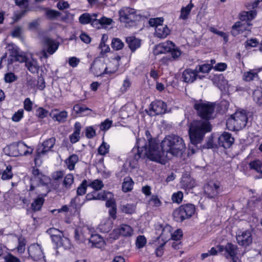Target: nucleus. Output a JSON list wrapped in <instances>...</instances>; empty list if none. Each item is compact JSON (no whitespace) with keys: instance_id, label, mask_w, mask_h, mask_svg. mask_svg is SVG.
I'll return each mask as SVG.
<instances>
[{"instance_id":"864d4df0","label":"nucleus","mask_w":262,"mask_h":262,"mask_svg":"<svg viewBox=\"0 0 262 262\" xmlns=\"http://www.w3.org/2000/svg\"><path fill=\"white\" fill-rule=\"evenodd\" d=\"M110 145L106 142H103L98 149V154L104 156L109 151Z\"/></svg>"},{"instance_id":"0eeeda50","label":"nucleus","mask_w":262,"mask_h":262,"mask_svg":"<svg viewBox=\"0 0 262 262\" xmlns=\"http://www.w3.org/2000/svg\"><path fill=\"white\" fill-rule=\"evenodd\" d=\"M236 239L239 246L246 248L252 243V232L249 230H238L236 233Z\"/></svg>"},{"instance_id":"603ef678","label":"nucleus","mask_w":262,"mask_h":262,"mask_svg":"<svg viewBox=\"0 0 262 262\" xmlns=\"http://www.w3.org/2000/svg\"><path fill=\"white\" fill-rule=\"evenodd\" d=\"M112 197V193L108 191H103L98 193L96 191L95 194L96 200H105L106 199H111Z\"/></svg>"},{"instance_id":"a211bd4d","label":"nucleus","mask_w":262,"mask_h":262,"mask_svg":"<svg viewBox=\"0 0 262 262\" xmlns=\"http://www.w3.org/2000/svg\"><path fill=\"white\" fill-rule=\"evenodd\" d=\"M234 139L228 133H223L219 138V144L225 148H229L233 143Z\"/></svg>"},{"instance_id":"9b49d317","label":"nucleus","mask_w":262,"mask_h":262,"mask_svg":"<svg viewBox=\"0 0 262 262\" xmlns=\"http://www.w3.org/2000/svg\"><path fill=\"white\" fill-rule=\"evenodd\" d=\"M32 174L33 176L30 179V191L33 190L37 186L45 185L47 181V177L40 173L38 169H35L34 167L32 169Z\"/></svg>"},{"instance_id":"c03bdc74","label":"nucleus","mask_w":262,"mask_h":262,"mask_svg":"<svg viewBox=\"0 0 262 262\" xmlns=\"http://www.w3.org/2000/svg\"><path fill=\"white\" fill-rule=\"evenodd\" d=\"M254 100L259 105H262V88H257L253 92Z\"/></svg>"},{"instance_id":"58836bf2","label":"nucleus","mask_w":262,"mask_h":262,"mask_svg":"<svg viewBox=\"0 0 262 262\" xmlns=\"http://www.w3.org/2000/svg\"><path fill=\"white\" fill-rule=\"evenodd\" d=\"M121 57L119 56H117L112 60V63L114 65L113 69H111L110 66L105 68L104 73H114L117 71L119 64V61L120 60Z\"/></svg>"},{"instance_id":"c756f323","label":"nucleus","mask_w":262,"mask_h":262,"mask_svg":"<svg viewBox=\"0 0 262 262\" xmlns=\"http://www.w3.org/2000/svg\"><path fill=\"white\" fill-rule=\"evenodd\" d=\"M256 11L255 10H250L248 11H243L239 15V19L242 22H247V21L251 20L255 18L256 15Z\"/></svg>"},{"instance_id":"a18cd8bd","label":"nucleus","mask_w":262,"mask_h":262,"mask_svg":"<svg viewBox=\"0 0 262 262\" xmlns=\"http://www.w3.org/2000/svg\"><path fill=\"white\" fill-rule=\"evenodd\" d=\"M88 186L91 187L94 189V191L101 190L104 186L102 181L99 179H96L94 181H88Z\"/></svg>"},{"instance_id":"49530a36","label":"nucleus","mask_w":262,"mask_h":262,"mask_svg":"<svg viewBox=\"0 0 262 262\" xmlns=\"http://www.w3.org/2000/svg\"><path fill=\"white\" fill-rule=\"evenodd\" d=\"M181 184L183 188L189 190L195 186V183L194 180L192 179L185 178L182 180Z\"/></svg>"},{"instance_id":"13d9d810","label":"nucleus","mask_w":262,"mask_h":262,"mask_svg":"<svg viewBox=\"0 0 262 262\" xmlns=\"http://www.w3.org/2000/svg\"><path fill=\"white\" fill-rule=\"evenodd\" d=\"M163 18L162 17H157L154 18H150L148 21L149 25L151 27L156 28L158 25H163Z\"/></svg>"},{"instance_id":"bb28decb","label":"nucleus","mask_w":262,"mask_h":262,"mask_svg":"<svg viewBox=\"0 0 262 262\" xmlns=\"http://www.w3.org/2000/svg\"><path fill=\"white\" fill-rule=\"evenodd\" d=\"M238 247L236 245H233L230 243L227 244L224 247V251L225 252V255L226 258H228L234 255H236Z\"/></svg>"},{"instance_id":"e2e57ef3","label":"nucleus","mask_w":262,"mask_h":262,"mask_svg":"<svg viewBox=\"0 0 262 262\" xmlns=\"http://www.w3.org/2000/svg\"><path fill=\"white\" fill-rule=\"evenodd\" d=\"M48 111L43 107L38 108L36 111V116L40 119L46 118L48 115Z\"/></svg>"},{"instance_id":"20e7f679","label":"nucleus","mask_w":262,"mask_h":262,"mask_svg":"<svg viewBox=\"0 0 262 262\" xmlns=\"http://www.w3.org/2000/svg\"><path fill=\"white\" fill-rule=\"evenodd\" d=\"M194 108L196 110L198 115L204 120L200 121H208L209 120L213 118L214 112V105L211 102H198L194 105Z\"/></svg>"},{"instance_id":"a19ab883","label":"nucleus","mask_w":262,"mask_h":262,"mask_svg":"<svg viewBox=\"0 0 262 262\" xmlns=\"http://www.w3.org/2000/svg\"><path fill=\"white\" fill-rule=\"evenodd\" d=\"M134 182L130 177H126L124 179L122 183V190L125 192H128L133 189Z\"/></svg>"},{"instance_id":"4d7b16f0","label":"nucleus","mask_w":262,"mask_h":262,"mask_svg":"<svg viewBox=\"0 0 262 262\" xmlns=\"http://www.w3.org/2000/svg\"><path fill=\"white\" fill-rule=\"evenodd\" d=\"M26 241L23 237L18 239V245L17 246V252L22 253L26 249Z\"/></svg>"},{"instance_id":"1a4fd4ad","label":"nucleus","mask_w":262,"mask_h":262,"mask_svg":"<svg viewBox=\"0 0 262 262\" xmlns=\"http://www.w3.org/2000/svg\"><path fill=\"white\" fill-rule=\"evenodd\" d=\"M119 13L121 21L125 23L135 21L139 17L137 14L136 10L129 7L122 8Z\"/></svg>"},{"instance_id":"052dcab7","label":"nucleus","mask_w":262,"mask_h":262,"mask_svg":"<svg viewBox=\"0 0 262 262\" xmlns=\"http://www.w3.org/2000/svg\"><path fill=\"white\" fill-rule=\"evenodd\" d=\"M74 181V177L72 174H68L64 178L63 184L66 188H69Z\"/></svg>"},{"instance_id":"6e6552de","label":"nucleus","mask_w":262,"mask_h":262,"mask_svg":"<svg viewBox=\"0 0 262 262\" xmlns=\"http://www.w3.org/2000/svg\"><path fill=\"white\" fill-rule=\"evenodd\" d=\"M94 232V229L88 225L78 227L75 230L74 238L78 243H83L88 239L92 233Z\"/></svg>"},{"instance_id":"2eb2a0df","label":"nucleus","mask_w":262,"mask_h":262,"mask_svg":"<svg viewBox=\"0 0 262 262\" xmlns=\"http://www.w3.org/2000/svg\"><path fill=\"white\" fill-rule=\"evenodd\" d=\"M251 24L248 22L237 21L232 27L231 34L235 36L245 31H250Z\"/></svg>"},{"instance_id":"dca6fc26","label":"nucleus","mask_w":262,"mask_h":262,"mask_svg":"<svg viewBox=\"0 0 262 262\" xmlns=\"http://www.w3.org/2000/svg\"><path fill=\"white\" fill-rule=\"evenodd\" d=\"M198 67H196L194 70L190 69L185 70L182 73L183 81L186 83H192L198 77ZM198 77L201 78L200 76Z\"/></svg>"},{"instance_id":"6ab92c4d","label":"nucleus","mask_w":262,"mask_h":262,"mask_svg":"<svg viewBox=\"0 0 262 262\" xmlns=\"http://www.w3.org/2000/svg\"><path fill=\"white\" fill-rule=\"evenodd\" d=\"M52 242L57 247H63L64 249L70 248L71 244L70 240L63 236L62 232L52 238Z\"/></svg>"},{"instance_id":"7ed1b4c3","label":"nucleus","mask_w":262,"mask_h":262,"mask_svg":"<svg viewBox=\"0 0 262 262\" xmlns=\"http://www.w3.org/2000/svg\"><path fill=\"white\" fill-rule=\"evenodd\" d=\"M248 119L245 110H237L227 120V127L230 130H241L246 126Z\"/></svg>"},{"instance_id":"393cba45","label":"nucleus","mask_w":262,"mask_h":262,"mask_svg":"<svg viewBox=\"0 0 262 262\" xmlns=\"http://www.w3.org/2000/svg\"><path fill=\"white\" fill-rule=\"evenodd\" d=\"M125 41L132 52H134L141 46V40L134 36L127 37Z\"/></svg>"},{"instance_id":"cd10ccee","label":"nucleus","mask_w":262,"mask_h":262,"mask_svg":"<svg viewBox=\"0 0 262 262\" xmlns=\"http://www.w3.org/2000/svg\"><path fill=\"white\" fill-rule=\"evenodd\" d=\"M44 42L47 46V52L50 54H53L58 48V43L49 38H45Z\"/></svg>"},{"instance_id":"39448f33","label":"nucleus","mask_w":262,"mask_h":262,"mask_svg":"<svg viewBox=\"0 0 262 262\" xmlns=\"http://www.w3.org/2000/svg\"><path fill=\"white\" fill-rule=\"evenodd\" d=\"M56 139L54 137L50 138L43 141L41 144L42 148H38L36 151L34 157L35 164L40 166L42 163V158L46 156L48 152L51 151L55 144Z\"/></svg>"},{"instance_id":"4be33fe9","label":"nucleus","mask_w":262,"mask_h":262,"mask_svg":"<svg viewBox=\"0 0 262 262\" xmlns=\"http://www.w3.org/2000/svg\"><path fill=\"white\" fill-rule=\"evenodd\" d=\"M88 239L92 243V246L99 248L103 246L104 242L100 235L92 233Z\"/></svg>"},{"instance_id":"ddd939ff","label":"nucleus","mask_w":262,"mask_h":262,"mask_svg":"<svg viewBox=\"0 0 262 262\" xmlns=\"http://www.w3.org/2000/svg\"><path fill=\"white\" fill-rule=\"evenodd\" d=\"M167 110L166 104L161 100L152 102L149 108V114L150 116L158 115L164 114Z\"/></svg>"},{"instance_id":"9d476101","label":"nucleus","mask_w":262,"mask_h":262,"mask_svg":"<svg viewBox=\"0 0 262 262\" xmlns=\"http://www.w3.org/2000/svg\"><path fill=\"white\" fill-rule=\"evenodd\" d=\"M204 192L208 198H215L222 192V188L219 182L210 181L205 186Z\"/></svg>"},{"instance_id":"3c124183","label":"nucleus","mask_w":262,"mask_h":262,"mask_svg":"<svg viewBox=\"0 0 262 262\" xmlns=\"http://www.w3.org/2000/svg\"><path fill=\"white\" fill-rule=\"evenodd\" d=\"M4 151L6 155L9 156H16V150L15 144H10L4 149Z\"/></svg>"},{"instance_id":"ea45409f","label":"nucleus","mask_w":262,"mask_h":262,"mask_svg":"<svg viewBox=\"0 0 262 262\" xmlns=\"http://www.w3.org/2000/svg\"><path fill=\"white\" fill-rule=\"evenodd\" d=\"M249 167L251 169L255 170L257 172L259 173L260 175V178H262V162L260 160H254L251 162L249 164Z\"/></svg>"},{"instance_id":"f257e3e1","label":"nucleus","mask_w":262,"mask_h":262,"mask_svg":"<svg viewBox=\"0 0 262 262\" xmlns=\"http://www.w3.org/2000/svg\"><path fill=\"white\" fill-rule=\"evenodd\" d=\"M149 133L146 132L147 140L144 138L137 139V148H134L133 153L135 161L147 157L149 160L165 164L172 156L182 155L185 149L183 140L176 135L166 136L161 142V151L159 150L158 144L155 139L148 137Z\"/></svg>"},{"instance_id":"b1692460","label":"nucleus","mask_w":262,"mask_h":262,"mask_svg":"<svg viewBox=\"0 0 262 262\" xmlns=\"http://www.w3.org/2000/svg\"><path fill=\"white\" fill-rule=\"evenodd\" d=\"M50 115L54 121L62 123L66 121L68 117V113L65 111L59 112L57 110H55L52 112Z\"/></svg>"},{"instance_id":"a878e982","label":"nucleus","mask_w":262,"mask_h":262,"mask_svg":"<svg viewBox=\"0 0 262 262\" xmlns=\"http://www.w3.org/2000/svg\"><path fill=\"white\" fill-rule=\"evenodd\" d=\"M25 66L28 70L33 74L37 73L40 68L37 61L33 58L28 59Z\"/></svg>"},{"instance_id":"79ce46f5","label":"nucleus","mask_w":262,"mask_h":262,"mask_svg":"<svg viewBox=\"0 0 262 262\" xmlns=\"http://www.w3.org/2000/svg\"><path fill=\"white\" fill-rule=\"evenodd\" d=\"M258 74L254 70H250L249 71L246 72L243 75V80L246 81H251L254 80L255 78H258Z\"/></svg>"},{"instance_id":"5fc2aeb1","label":"nucleus","mask_w":262,"mask_h":262,"mask_svg":"<svg viewBox=\"0 0 262 262\" xmlns=\"http://www.w3.org/2000/svg\"><path fill=\"white\" fill-rule=\"evenodd\" d=\"M12 167L11 166H8L2 174V179L5 180L11 179L12 177V173L11 171Z\"/></svg>"},{"instance_id":"f3484780","label":"nucleus","mask_w":262,"mask_h":262,"mask_svg":"<svg viewBox=\"0 0 262 262\" xmlns=\"http://www.w3.org/2000/svg\"><path fill=\"white\" fill-rule=\"evenodd\" d=\"M29 255L35 260L40 259L43 257L42 250L38 244H33L28 249Z\"/></svg>"},{"instance_id":"6e6d98bb","label":"nucleus","mask_w":262,"mask_h":262,"mask_svg":"<svg viewBox=\"0 0 262 262\" xmlns=\"http://www.w3.org/2000/svg\"><path fill=\"white\" fill-rule=\"evenodd\" d=\"M183 198V193L182 191H179L174 193L171 197L172 201L174 203L180 204Z\"/></svg>"},{"instance_id":"5701e85b","label":"nucleus","mask_w":262,"mask_h":262,"mask_svg":"<svg viewBox=\"0 0 262 262\" xmlns=\"http://www.w3.org/2000/svg\"><path fill=\"white\" fill-rule=\"evenodd\" d=\"M17 7L20 12L17 13V20L21 18L29 11L28 0H17Z\"/></svg>"},{"instance_id":"e433bc0d","label":"nucleus","mask_w":262,"mask_h":262,"mask_svg":"<svg viewBox=\"0 0 262 262\" xmlns=\"http://www.w3.org/2000/svg\"><path fill=\"white\" fill-rule=\"evenodd\" d=\"M78 161V156L76 155L73 154L65 160V163L67 164L68 168L70 170H72L74 169L75 165Z\"/></svg>"},{"instance_id":"f704fd0d","label":"nucleus","mask_w":262,"mask_h":262,"mask_svg":"<svg viewBox=\"0 0 262 262\" xmlns=\"http://www.w3.org/2000/svg\"><path fill=\"white\" fill-rule=\"evenodd\" d=\"M98 15V13H93L91 14L88 13H85L80 16L79 17V21L83 25L88 24L91 23L93 17H97Z\"/></svg>"},{"instance_id":"423d86ee","label":"nucleus","mask_w":262,"mask_h":262,"mask_svg":"<svg viewBox=\"0 0 262 262\" xmlns=\"http://www.w3.org/2000/svg\"><path fill=\"white\" fill-rule=\"evenodd\" d=\"M195 210V207L192 204L181 205L173 211V216L177 222H182L194 214Z\"/></svg>"},{"instance_id":"412c9836","label":"nucleus","mask_w":262,"mask_h":262,"mask_svg":"<svg viewBox=\"0 0 262 262\" xmlns=\"http://www.w3.org/2000/svg\"><path fill=\"white\" fill-rule=\"evenodd\" d=\"M170 30L166 25H158L156 27L155 36L159 38H164L169 34Z\"/></svg>"},{"instance_id":"f8f14e48","label":"nucleus","mask_w":262,"mask_h":262,"mask_svg":"<svg viewBox=\"0 0 262 262\" xmlns=\"http://www.w3.org/2000/svg\"><path fill=\"white\" fill-rule=\"evenodd\" d=\"M133 233V230L130 226L122 224L119 227L114 229L113 232L110 234L109 238L115 240L117 239L120 235L128 236L132 235Z\"/></svg>"},{"instance_id":"f03ea898","label":"nucleus","mask_w":262,"mask_h":262,"mask_svg":"<svg viewBox=\"0 0 262 262\" xmlns=\"http://www.w3.org/2000/svg\"><path fill=\"white\" fill-rule=\"evenodd\" d=\"M211 130V124L207 121H193L190 123L189 135L191 144L188 148L192 154L195 153L197 149L196 145L202 142L205 134Z\"/></svg>"},{"instance_id":"69168bd1","label":"nucleus","mask_w":262,"mask_h":262,"mask_svg":"<svg viewBox=\"0 0 262 262\" xmlns=\"http://www.w3.org/2000/svg\"><path fill=\"white\" fill-rule=\"evenodd\" d=\"M99 48L100 49V54L103 55L105 53L109 52L110 48L109 46L105 44L104 41H101Z\"/></svg>"},{"instance_id":"bf43d9fd","label":"nucleus","mask_w":262,"mask_h":262,"mask_svg":"<svg viewBox=\"0 0 262 262\" xmlns=\"http://www.w3.org/2000/svg\"><path fill=\"white\" fill-rule=\"evenodd\" d=\"M146 243V239L143 235H139L137 237L136 245L138 248H143Z\"/></svg>"},{"instance_id":"338daca9","label":"nucleus","mask_w":262,"mask_h":262,"mask_svg":"<svg viewBox=\"0 0 262 262\" xmlns=\"http://www.w3.org/2000/svg\"><path fill=\"white\" fill-rule=\"evenodd\" d=\"M33 105V103L30 100V98H27L25 99L24 101V107L26 111L31 112L32 110Z\"/></svg>"},{"instance_id":"37998d69","label":"nucleus","mask_w":262,"mask_h":262,"mask_svg":"<svg viewBox=\"0 0 262 262\" xmlns=\"http://www.w3.org/2000/svg\"><path fill=\"white\" fill-rule=\"evenodd\" d=\"M193 6V4L191 3V2H190V3L187 6L182 7L181 10L180 18L184 20L187 19Z\"/></svg>"},{"instance_id":"c85d7f7f","label":"nucleus","mask_w":262,"mask_h":262,"mask_svg":"<svg viewBox=\"0 0 262 262\" xmlns=\"http://www.w3.org/2000/svg\"><path fill=\"white\" fill-rule=\"evenodd\" d=\"M33 149L30 147H28L23 143L19 142L17 143V156H27L32 153Z\"/></svg>"},{"instance_id":"09e8293b","label":"nucleus","mask_w":262,"mask_h":262,"mask_svg":"<svg viewBox=\"0 0 262 262\" xmlns=\"http://www.w3.org/2000/svg\"><path fill=\"white\" fill-rule=\"evenodd\" d=\"M124 46V43L120 39L118 38H113L112 40L111 46L114 50H120L123 48Z\"/></svg>"},{"instance_id":"0e129e2a","label":"nucleus","mask_w":262,"mask_h":262,"mask_svg":"<svg viewBox=\"0 0 262 262\" xmlns=\"http://www.w3.org/2000/svg\"><path fill=\"white\" fill-rule=\"evenodd\" d=\"M212 66L210 64H204L199 66L198 69V73L201 72L203 73H208L212 69Z\"/></svg>"},{"instance_id":"4c0bfd02","label":"nucleus","mask_w":262,"mask_h":262,"mask_svg":"<svg viewBox=\"0 0 262 262\" xmlns=\"http://www.w3.org/2000/svg\"><path fill=\"white\" fill-rule=\"evenodd\" d=\"M136 206L135 204H126L121 205L120 209L123 213L132 214L135 212Z\"/></svg>"},{"instance_id":"4468645a","label":"nucleus","mask_w":262,"mask_h":262,"mask_svg":"<svg viewBox=\"0 0 262 262\" xmlns=\"http://www.w3.org/2000/svg\"><path fill=\"white\" fill-rule=\"evenodd\" d=\"M88 186V181L86 180H83L81 184L79 186V187L77 188V195L74 198H73L70 204L71 205L75 208H77V207H80L82 204H79L78 201L79 200V195H84L86 190V188Z\"/></svg>"},{"instance_id":"72a5a7b5","label":"nucleus","mask_w":262,"mask_h":262,"mask_svg":"<svg viewBox=\"0 0 262 262\" xmlns=\"http://www.w3.org/2000/svg\"><path fill=\"white\" fill-rule=\"evenodd\" d=\"M171 227L169 225H166L162 229V233H161L159 238H161L164 242H167L171 238Z\"/></svg>"},{"instance_id":"de8ad7c7","label":"nucleus","mask_w":262,"mask_h":262,"mask_svg":"<svg viewBox=\"0 0 262 262\" xmlns=\"http://www.w3.org/2000/svg\"><path fill=\"white\" fill-rule=\"evenodd\" d=\"M44 202V199L42 197H38L35 199L31 204L32 209L33 211L39 210Z\"/></svg>"},{"instance_id":"aec40b11","label":"nucleus","mask_w":262,"mask_h":262,"mask_svg":"<svg viewBox=\"0 0 262 262\" xmlns=\"http://www.w3.org/2000/svg\"><path fill=\"white\" fill-rule=\"evenodd\" d=\"M173 47H174V44L171 41H167L158 45L156 48L154 53L159 54L170 52L172 49H173Z\"/></svg>"},{"instance_id":"473e14b6","label":"nucleus","mask_w":262,"mask_h":262,"mask_svg":"<svg viewBox=\"0 0 262 262\" xmlns=\"http://www.w3.org/2000/svg\"><path fill=\"white\" fill-rule=\"evenodd\" d=\"M104 63L102 62H99L97 63H94L91 66V70H94V73L97 76H100L104 74H107L108 73H104V69L105 68Z\"/></svg>"},{"instance_id":"8fccbe9b","label":"nucleus","mask_w":262,"mask_h":262,"mask_svg":"<svg viewBox=\"0 0 262 262\" xmlns=\"http://www.w3.org/2000/svg\"><path fill=\"white\" fill-rule=\"evenodd\" d=\"M43 10L45 11L46 16L51 19L55 18L59 16L60 15V13L56 10L48 9L47 8H43Z\"/></svg>"},{"instance_id":"680f3d73","label":"nucleus","mask_w":262,"mask_h":262,"mask_svg":"<svg viewBox=\"0 0 262 262\" xmlns=\"http://www.w3.org/2000/svg\"><path fill=\"white\" fill-rule=\"evenodd\" d=\"M148 204L154 207H159L162 203L156 195H153L150 199Z\"/></svg>"},{"instance_id":"774afa93","label":"nucleus","mask_w":262,"mask_h":262,"mask_svg":"<svg viewBox=\"0 0 262 262\" xmlns=\"http://www.w3.org/2000/svg\"><path fill=\"white\" fill-rule=\"evenodd\" d=\"M96 135L95 130L92 126H88L85 128V136L88 138L91 139Z\"/></svg>"},{"instance_id":"2f4dec72","label":"nucleus","mask_w":262,"mask_h":262,"mask_svg":"<svg viewBox=\"0 0 262 262\" xmlns=\"http://www.w3.org/2000/svg\"><path fill=\"white\" fill-rule=\"evenodd\" d=\"M81 128L80 123L78 122H76L74 125V133L70 136V140L71 143H75L79 141Z\"/></svg>"},{"instance_id":"7c9ffc66","label":"nucleus","mask_w":262,"mask_h":262,"mask_svg":"<svg viewBox=\"0 0 262 262\" xmlns=\"http://www.w3.org/2000/svg\"><path fill=\"white\" fill-rule=\"evenodd\" d=\"M113 227V221L109 218L103 220L98 226L99 230L102 232H108Z\"/></svg>"},{"instance_id":"c9c22d12","label":"nucleus","mask_w":262,"mask_h":262,"mask_svg":"<svg viewBox=\"0 0 262 262\" xmlns=\"http://www.w3.org/2000/svg\"><path fill=\"white\" fill-rule=\"evenodd\" d=\"M74 111L77 113L81 115H87L90 114L91 110L83 104H77L73 107Z\"/></svg>"}]
</instances>
